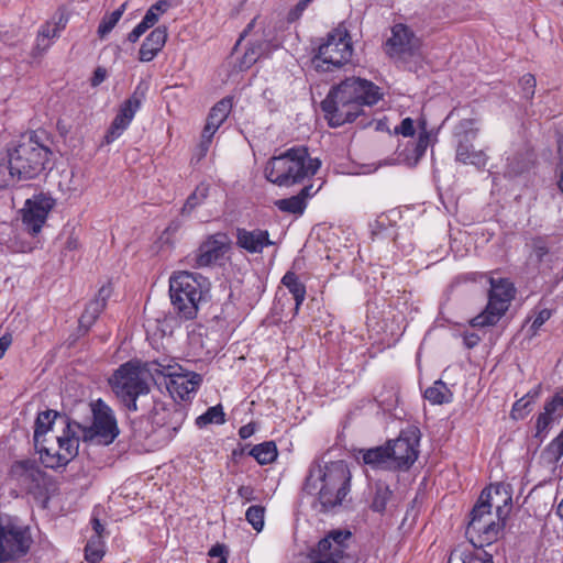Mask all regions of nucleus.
<instances>
[{
	"mask_svg": "<svg viewBox=\"0 0 563 563\" xmlns=\"http://www.w3.org/2000/svg\"><path fill=\"white\" fill-rule=\"evenodd\" d=\"M383 97L380 88L360 77H350L333 87L321 102V109L331 126L354 121L364 106H373Z\"/></svg>",
	"mask_w": 563,
	"mask_h": 563,
	"instance_id": "f257e3e1",
	"label": "nucleus"
},
{
	"mask_svg": "<svg viewBox=\"0 0 563 563\" xmlns=\"http://www.w3.org/2000/svg\"><path fill=\"white\" fill-rule=\"evenodd\" d=\"M511 496L499 488L484 489L477 504L471 511L466 527V537L476 548H483L497 541L505 527L510 510Z\"/></svg>",
	"mask_w": 563,
	"mask_h": 563,
	"instance_id": "f03ea898",
	"label": "nucleus"
},
{
	"mask_svg": "<svg viewBox=\"0 0 563 563\" xmlns=\"http://www.w3.org/2000/svg\"><path fill=\"white\" fill-rule=\"evenodd\" d=\"M351 472L344 461L311 466L305 483V490L318 497L325 510L343 503L350 493Z\"/></svg>",
	"mask_w": 563,
	"mask_h": 563,
	"instance_id": "7ed1b4c3",
	"label": "nucleus"
},
{
	"mask_svg": "<svg viewBox=\"0 0 563 563\" xmlns=\"http://www.w3.org/2000/svg\"><path fill=\"white\" fill-rule=\"evenodd\" d=\"M321 166L318 158H311L303 146L287 150L272 157L265 166V177L278 186H290L306 177L313 176Z\"/></svg>",
	"mask_w": 563,
	"mask_h": 563,
	"instance_id": "20e7f679",
	"label": "nucleus"
},
{
	"mask_svg": "<svg viewBox=\"0 0 563 563\" xmlns=\"http://www.w3.org/2000/svg\"><path fill=\"white\" fill-rule=\"evenodd\" d=\"M209 290L208 279L198 273L178 271L169 277L172 303L185 320L197 317L199 306Z\"/></svg>",
	"mask_w": 563,
	"mask_h": 563,
	"instance_id": "39448f33",
	"label": "nucleus"
},
{
	"mask_svg": "<svg viewBox=\"0 0 563 563\" xmlns=\"http://www.w3.org/2000/svg\"><path fill=\"white\" fill-rule=\"evenodd\" d=\"M150 363L126 362L109 379L113 393L129 411H136L137 398L150 393V386L144 376L146 372L150 373L147 369Z\"/></svg>",
	"mask_w": 563,
	"mask_h": 563,
	"instance_id": "423d86ee",
	"label": "nucleus"
},
{
	"mask_svg": "<svg viewBox=\"0 0 563 563\" xmlns=\"http://www.w3.org/2000/svg\"><path fill=\"white\" fill-rule=\"evenodd\" d=\"M51 151L33 136L23 137L9 152L10 175L19 183L37 177L45 168Z\"/></svg>",
	"mask_w": 563,
	"mask_h": 563,
	"instance_id": "0eeeda50",
	"label": "nucleus"
},
{
	"mask_svg": "<svg viewBox=\"0 0 563 563\" xmlns=\"http://www.w3.org/2000/svg\"><path fill=\"white\" fill-rule=\"evenodd\" d=\"M353 54V45L347 30L340 25L330 31L318 46L312 63L316 69L331 71L347 64Z\"/></svg>",
	"mask_w": 563,
	"mask_h": 563,
	"instance_id": "6e6552de",
	"label": "nucleus"
},
{
	"mask_svg": "<svg viewBox=\"0 0 563 563\" xmlns=\"http://www.w3.org/2000/svg\"><path fill=\"white\" fill-rule=\"evenodd\" d=\"M151 375L165 377V385L170 396L176 400H186L196 393L202 378L199 374L185 371L173 360L162 358L152 361L147 365Z\"/></svg>",
	"mask_w": 563,
	"mask_h": 563,
	"instance_id": "1a4fd4ad",
	"label": "nucleus"
},
{
	"mask_svg": "<svg viewBox=\"0 0 563 563\" xmlns=\"http://www.w3.org/2000/svg\"><path fill=\"white\" fill-rule=\"evenodd\" d=\"M30 530L16 517L0 515V563L24 556L31 547Z\"/></svg>",
	"mask_w": 563,
	"mask_h": 563,
	"instance_id": "9d476101",
	"label": "nucleus"
},
{
	"mask_svg": "<svg viewBox=\"0 0 563 563\" xmlns=\"http://www.w3.org/2000/svg\"><path fill=\"white\" fill-rule=\"evenodd\" d=\"M488 303L485 310L474 317L470 323L472 327L484 328L496 324L508 310L510 301L515 297L514 284L507 278H490Z\"/></svg>",
	"mask_w": 563,
	"mask_h": 563,
	"instance_id": "9b49d317",
	"label": "nucleus"
},
{
	"mask_svg": "<svg viewBox=\"0 0 563 563\" xmlns=\"http://www.w3.org/2000/svg\"><path fill=\"white\" fill-rule=\"evenodd\" d=\"M90 408L92 423L82 428L84 440L103 445L111 444L120 432L113 410L102 399L92 401Z\"/></svg>",
	"mask_w": 563,
	"mask_h": 563,
	"instance_id": "f8f14e48",
	"label": "nucleus"
},
{
	"mask_svg": "<svg viewBox=\"0 0 563 563\" xmlns=\"http://www.w3.org/2000/svg\"><path fill=\"white\" fill-rule=\"evenodd\" d=\"M419 431L409 428L386 444L389 470H408L418 459Z\"/></svg>",
	"mask_w": 563,
	"mask_h": 563,
	"instance_id": "ddd939ff",
	"label": "nucleus"
},
{
	"mask_svg": "<svg viewBox=\"0 0 563 563\" xmlns=\"http://www.w3.org/2000/svg\"><path fill=\"white\" fill-rule=\"evenodd\" d=\"M351 538L347 530L331 531L318 543L319 559L314 563H355L354 558L345 552V542Z\"/></svg>",
	"mask_w": 563,
	"mask_h": 563,
	"instance_id": "4468645a",
	"label": "nucleus"
},
{
	"mask_svg": "<svg viewBox=\"0 0 563 563\" xmlns=\"http://www.w3.org/2000/svg\"><path fill=\"white\" fill-rule=\"evenodd\" d=\"M54 205L55 200L44 194L26 200L22 209V222L31 234L35 235L41 231Z\"/></svg>",
	"mask_w": 563,
	"mask_h": 563,
	"instance_id": "2eb2a0df",
	"label": "nucleus"
},
{
	"mask_svg": "<svg viewBox=\"0 0 563 563\" xmlns=\"http://www.w3.org/2000/svg\"><path fill=\"white\" fill-rule=\"evenodd\" d=\"M11 478L30 494H35L46 485V473L34 461H19L11 466Z\"/></svg>",
	"mask_w": 563,
	"mask_h": 563,
	"instance_id": "dca6fc26",
	"label": "nucleus"
},
{
	"mask_svg": "<svg viewBox=\"0 0 563 563\" xmlns=\"http://www.w3.org/2000/svg\"><path fill=\"white\" fill-rule=\"evenodd\" d=\"M420 48V40L405 24H396L391 29V36L386 42V53L390 57L405 58L415 55Z\"/></svg>",
	"mask_w": 563,
	"mask_h": 563,
	"instance_id": "f3484780",
	"label": "nucleus"
},
{
	"mask_svg": "<svg viewBox=\"0 0 563 563\" xmlns=\"http://www.w3.org/2000/svg\"><path fill=\"white\" fill-rule=\"evenodd\" d=\"M229 247L225 233H216L208 236L198 247L192 257V266L202 268L213 265L224 256Z\"/></svg>",
	"mask_w": 563,
	"mask_h": 563,
	"instance_id": "a211bd4d",
	"label": "nucleus"
},
{
	"mask_svg": "<svg viewBox=\"0 0 563 563\" xmlns=\"http://www.w3.org/2000/svg\"><path fill=\"white\" fill-rule=\"evenodd\" d=\"M231 109L232 101L229 98L220 100L211 108L201 135L200 148L203 154L208 151L214 133L229 117Z\"/></svg>",
	"mask_w": 563,
	"mask_h": 563,
	"instance_id": "6ab92c4d",
	"label": "nucleus"
},
{
	"mask_svg": "<svg viewBox=\"0 0 563 563\" xmlns=\"http://www.w3.org/2000/svg\"><path fill=\"white\" fill-rule=\"evenodd\" d=\"M58 446L56 457L46 455V467L56 468L68 464L78 453L79 441L74 434H70V424L66 423V429L62 435L55 438Z\"/></svg>",
	"mask_w": 563,
	"mask_h": 563,
	"instance_id": "aec40b11",
	"label": "nucleus"
},
{
	"mask_svg": "<svg viewBox=\"0 0 563 563\" xmlns=\"http://www.w3.org/2000/svg\"><path fill=\"white\" fill-rule=\"evenodd\" d=\"M235 235L236 245L252 254L262 253L265 247L274 244L267 230L238 228Z\"/></svg>",
	"mask_w": 563,
	"mask_h": 563,
	"instance_id": "412c9836",
	"label": "nucleus"
},
{
	"mask_svg": "<svg viewBox=\"0 0 563 563\" xmlns=\"http://www.w3.org/2000/svg\"><path fill=\"white\" fill-rule=\"evenodd\" d=\"M168 37L167 27L164 25L154 29L142 43L139 51L141 62H151L163 49Z\"/></svg>",
	"mask_w": 563,
	"mask_h": 563,
	"instance_id": "4be33fe9",
	"label": "nucleus"
},
{
	"mask_svg": "<svg viewBox=\"0 0 563 563\" xmlns=\"http://www.w3.org/2000/svg\"><path fill=\"white\" fill-rule=\"evenodd\" d=\"M150 88V84L146 80H141L133 93L128 98L121 106L118 112L121 113L122 117H125L131 122L135 115V113L140 110L143 101L146 98L147 91Z\"/></svg>",
	"mask_w": 563,
	"mask_h": 563,
	"instance_id": "5701e85b",
	"label": "nucleus"
},
{
	"mask_svg": "<svg viewBox=\"0 0 563 563\" xmlns=\"http://www.w3.org/2000/svg\"><path fill=\"white\" fill-rule=\"evenodd\" d=\"M456 161L471 164L478 168L485 167L488 161L484 151H475L472 142H459L456 146Z\"/></svg>",
	"mask_w": 563,
	"mask_h": 563,
	"instance_id": "b1692460",
	"label": "nucleus"
},
{
	"mask_svg": "<svg viewBox=\"0 0 563 563\" xmlns=\"http://www.w3.org/2000/svg\"><path fill=\"white\" fill-rule=\"evenodd\" d=\"M448 563H493V558L483 550L459 547L451 552Z\"/></svg>",
	"mask_w": 563,
	"mask_h": 563,
	"instance_id": "393cba45",
	"label": "nucleus"
},
{
	"mask_svg": "<svg viewBox=\"0 0 563 563\" xmlns=\"http://www.w3.org/2000/svg\"><path fill=\"white\" fill-rule=\"evenodd\" d=\"M282 284L288 289L295 299V313H298L300 306L306 299V286L299 279L298 275L294 272H287L283 278Z\"/></svg>",
	"mask_w": 563,
	"mask_h": 563,
	"instance_id": "a878e982",
	"label": "nucleus"
},
{
	"mask_svg": "<svg viewBox=\"0 0 563 563\" xmlns=\"http://www.w3.org/2000/svg\"><path fill=\"white\" fill-rule=\"evenodd\" d=\"M59 415L54 410L42 411L37 415L34 429V443L46 439V433L52 429L55 418Z\"/></svg>",
	"mask_w": 563,
	"mask_h": 563,
	"instance_id": "bb28decb",
	"label": "nucleus"
},
{
	"mask_svg": "<svg viewBox=\"0 0 563 563\" xmlns=\"http://www.w3.org/2000/svg\"><path fill=\"white\" fill-rule=\"evenodd\" d=\"M128 8V2L122 3L117 10L102 16L97 34L100 38H104L118 24Z\"/></svg>",
	"mask_w": 563,
	"mask_h": 563,
	"instance_id": "cd10ccee",
	"label": "nucleus"
},
{
	"mask_svg": "<svg viewBox=\"0 0 563 563\" xmlns=\"http://www.w3.org/2000/svg\"><path fill=\"white\" fill-rule=\"evenodd\" d=\"M268 53L269 44L266 41L252 42L242 57L241 65L249 68Z\"/></svg>",
	"mask_w": 563,
	"mask_h": 563,
	"instance_id": "c85d7f7f",
	"label": "nucleus"
},
{
	"mask_svg": "<svg viewBox=\"0 0 563 563\" xmlns=\"http://www.w3.org/2000/svg\"><path fill=\"white\" fill-rule=\"evenodd\" d=\"M452 394L448 386L437 380L432 386L428 387L424 391V398L433 405H442L451 401Z\"/></svg>",
	"mask_w": 563,
	"mask_h": 563,
	"instance_id": "c756f323",
	"label": "nucleus"
},
{
	"mask_svg": "<svg viewBox=\"0 0 563 563\" xmlns=\"http://www.w3.org/2000/svg\"><path fill=\"white\" fill-rule=\"evenodd\" d=\"M478 134L477 121L475 119H462L455 126L454 135L459 142H473Z\"/></svg>",
	"mask_w": 563,
	"mask_h": 563,
	"instance_id": "7c9ffc66",
	"label": "nucleus"
},
{
	"mask_svg": "<svg viewBox=\"0 0 563 563\" xmlns=\"http://www.w3.org/2000/svg\"><path fill=\"white\" fill-rule=\"evenodd\" d=\"M250 454L262 465L272 463L277 457V448L274 442H263L255 445Z\"/></svg>",
	"mask_w": 563,
	"mask_h": 563,
	"instance_id": "2f4dec72",
	"label": "nucleus"
},
{
	"mask_svg": "<svg viewBox=\"0 0 563 563\" xmlns=\"http://www.w3.org/2000/svg\"><path fill=\"white\" fill-rule=\"evenodd\" d=\"M363 461L365 464L389 470V460L386 445L365 451L363 454Z\"/></svg>",
	"mask_w": 563,
	"mask_h": 563,
	"instance_id": "473e14b6",
	"label": "nucleus"
},
{
	"mask_svg": "<svg viewBox=\"0 0 563 563\" xmlns=\"http://www.w3.org/2000/svg\"><path fill=\"white\" fill-rule=\"evenodd\" d=\"M275 206L283 212L301 216L307 207V202L302 201V198L298 195H295L277 200Z\"/></svg>",
	"mask_w": 563,
	"mask_h": 563,
	"instance_id": "72a5a7b5",
	"label": "nucleus"
},
{
	"mask_svg": "<svg viewBox=\"0 0 563 563\" xmlns=\"http://www.w3.org/2000/svg\"><path fill=\"white\" fill-rule=\"evenodd\" d=\"M225 421L224 412L221 405L208 408V410L196 419V424L199 428L206 427L210 423L222 424Z\"/></svg>",
	"mask_w": 563,
	"mask_h": 563,
	"instance_id": "f704fd0d",
	"label": "nucleus"
},
{
	"mask_svg": "<svg viewBox=\"0 0 563 563\" xmlns=\"http://www.w3.org/2000/svg\"><path fill=\"white\" fill-rule=\"evenodd\" d=\"M169 8H170L169 1L159 0L150 7V9L146 11L144 18L142 19V21L144 22V24H146L151 29L159 21V18L165 12H167Z\"/></svg>",
	"mask_w": 563,
	"mask_h": 563,
	"instance_id": "c9c22d12",
	"label": "nucleus"
},
{
	"mask_svg": "<svg viewBox=\"0 0 563 563\" xmlns=\"http://www.w3.org/2000/svg\"><path fill=\"white\" fill-rule=\"evenodd\" d=\"M130 124L131 121L118 112L104 136V142L107 144L114 142L129 128Z\"/></svg>",
	"mask_w": 563,
	"mask_h": 563,
	"instance_id": "e433bc0d",
	"label": "nucleus"
},
{
	"mask_svg": "<svg viewBox=\"0 0 563 563\" xmlns=\"http://www.w3.org/2000/svg\"><path fill=\"white\" fill-rule=\"evenodd\" d=\"M209 187L206 184L197 186L195 191L187 198L181 212L184 214L190 213L197 206L201 205L208 197Z\"/></svg>",
	"mask_w": 563,
	"mask_h": 563,
	"instance_id": "4c0bfd02",
	"label": "nucleus"
},
{
	"mask_svg": "<svg viewBox=\"0 0 563 563\" xmlns=\"http://www.w3.org/2000/svg\"><path fill=\"white\" fill-rule=\"evenodd\" d=\"M104 309L101 300H91L79 319L82 327L89 328Z\"/></svg>",
	"mask_w": 563,
	"mask_h": 563,
	"instance_id": "58836bf2",
	"label": "nucleus"
},
{
	"mask_svg": "<svg viewBox=\"0 0 563 563\" xmlns=\"http://www.w3.org/2000/svg\"><path fill=\"white\" fill-rule=\"evenodd\" d=\"M104 555L103 543L99 538H91L85 547V559L89 563H99Z\"/></svg>",
	"mask_w": 563,
	"mask_h": 563,
	"instance_id": "ea45409f",
	"label": "nucleus"
},
{
	"mask_svg": "<svg viewBox=\"0 0 563 563\" xmlns=\"http://www.w3.org/2000/svg\"><path fill=\"white\" fill-rule=\"evenodd\" d=\"M245 518L254 530L261 532L264 528L265 508L260 505L251 506L245 512Z\"/></svg>",
	"mask_w": 563,
	"mask_h": 563,
	"instance_id": "a19ab883",
	"label": "nucleus"
},
{
	"mask_svg": "<svg viewBox=\"0 0 563 563\" xmlns=\"http://www.w3.org/2000/svg\"><path fill=\"white\" fill-rule=\"evenodd\" d=\"M393 492L388 486L379 485L376 488L375 496L372 503V509L377 512H383L386 509L387 503L391 498Z\"/></svg>",
	"mask_w": 563,
	"mask_h": 563,
	"instance_id": "79ce46f5",
	"label": "nucleus"
},
{
	"mask_svg": "<svg viewBox=\"0 0 563 563\" xmlns=\"http://www.w3.org/2000/svg\"><path fill=\"white\" fill-rule=\"evenodd\" d=\"M59 37L57 31L54 30L53 24L47 21L43 24L37 34V46L43 47L44 49L51 46V41Z\"/></svg>",
	"mask_w": 563,
	"mask_h": 563,
	"instance_id": "37998d69",
	"label": "nucleus"
},
{
	"mask_svg": "<svg viewBox=\"0 0 563 563\" xmlns=\"http://www.w3.org/2000/svg\"><path fill=\"white\" fill-rule=\"evenodd\" d=\"M47 440L43 439L42 441L35 442V449L37 453L40 454L41 462L46 466V455H52V457H56V453L58 452L57 444L46 445Z\"/></svg>",
	"mask_w": 563,
	"mask_h": 563,
	"instance_id": "c03bdc74",
	"label": "nucleus"
},
{
	"mask_svg": "<svg viewBox=\"0 0 563 563\" xmlns=\"http://www.w3.org/2000/svg\"><path fill=\"white\" fill-rule=\"evenodd\" d=\"M563 409V389L561 391L555 393L550 401H547L544 405V411L549 412L552 416L560 417L561 410Z\"/></svg>",
	"mask_w": 563,
	"mask_h": 563,
	"instance_id": "a18cd8bd",
	"label": "nucleus"
},
{
	"mask_svg": "<svg viewBox=\"0 0 563 563\" xmlns=\"http://www.w3.org/2000/svg\"><path fill=\"white\" fill-rule=\"evenodd\" d=\"M522 95L526 99H531L534 95L536 78L531 74H525L519 81Z\"/></svg>",
	"mask_w": 563,
	"mask_h": 563,
	"instance_id": "49530a36",
	"label": "nucleus"
},
{
	"mask_svg": "<svg viewBox=\"0 0 563 563\" xmlns=\"http://www.w3.org/2000/svg\"><path fill=\"white\" fill-rule=\"evenodd\" d=\"M547 452L554 461L560 460L563 455V433L553 439L547 448Z\"/></svg>",
	"mask_w": 563,
	"mask_h": 563,
	"instance_id": "de8ad7c7",
	"label": "nucleus"
},
{
	"mask_svg": "<svg viewBox=\"0 0 563 563\" xmlns=\"http://www.w3.org/2000/svg\"><path fill=\"white\" fill-rule=\"evenodd\" d=\"M68 21H69L68 14L64 10L59 9L52 16V19L49 20V23L53 24L54 30L57 31L58 34L60 35L62 31L66 27Z\"/></svg>",
	"mask_w": 563,
	"mask_h": 563,
	"instance_id": "09e8293b",
	"label": "nucleus"
},
{
	"mask_svg": "<svg viewBox=\"0 0 563 563\" xmlns=\"http://www.w3.org/2000/svg\"><path fill=\"white\" fill-rule=\"evenodd\" d=\"M532 255L536 256L538 262H541L542 258L548 254L549 249L547 246L545 241L542 238H534L531 241Z\"/></svg>",
	"mask_w": 563,
	"mask_h": 563,
	"instance_id": "8fccbe9b",
	"label": "nucleus"
},
{
	"mask_svg": "<svg viewBox=\"0 0 563 563\" xmlns=\"http://www.w3.org/2000/svg\"><path fill=\"white\" fill-rule=\"evenodd\" d=\"M531 405L527 397H522L514 404L511 415L516 419H521L527 415V409Z\"/></svg>",
	"mask_w": 563,
	"mask_h": 563,
	"instance_id": "3c124183",
	"label": "nucleus"
},
{
	"mask_svg": "<svg viewBox=\"0 0 563 563\" xmlns=\"http://www.w3.org/2000/svg\"><path fill=\"white\" fill-rule=\"evenodd\" d=\"M19 184L18 179L10 175V164H0V188Z\"/></svg>",
	"mask_w": 563,
	"mask_h": 563,
	"instance_id": "603ef678",
	"label": "nucleus"
},
{
	"mask_svg": "<svg viewBox=\"0 0 563 563\" xmlns=\"http://www.w3.org/2000/svg\"><path fill=\"white\" fill-rule=\"evenodd\" d=\"M397 134H401L405 137H411L415 135V126L411 118H405L401 123L395 128Z\"/></svg>",
	"mask_w": 563,
	"mask_h": 563,
	"instance_id": "864d4df0",
	"label": "nucleus"
},
{
	"mask_svg": "<svg viewBox=\"0 0 563 563\" xmlns=\"http://www.w3.org/2000/svg\"><path fill=\"white\" fill-rule=\"evenodd\" d=\"M555 419L556 416H552L547 411L541 412L537 420V434H541L547 431Z\"/></svg>",
	"mask_w": 563,
	"mask_h": 563,
	"instance_id": "5fc2aeb1",
	"label": "nucleus"
},
{
	"mask_svg": "<svg viewBox=\"0 0 563 563\" xmlns=\"http://www.w3.org/2000/svg\"><path fill=\"white\" fill-rule=\"evenodd\" d=\"M551 317V311L548 309H542L539 311L534 320L532 321L531 329L537 332L545 321H548Z\"/></svg>",
	"mask_w": 563,
	"mask_h": 563,
	"instance_id": "6e6d98bb",
	"label": "nucleus"
},
{
	"mask_svg": "<svg viewBox=\"0 0 563 563\" xmlns=\"http://www.w3.org/2000/svg\"><path fill=\"white\" fill-rule=\"evenodd\" d=\"M150 27L141 21L129 34L128 41L135 43Z\"/></svg>",
	"mask_w": 563,
	"mask_h": 563,
	"instance_id": "4d7b16f0",
	"label": "nucleus"
},
{
	"mask_svg": "<svg viewBox=\"0 0 563 563\" xmlns=\"http://www.w3.org/2000/svg\"><path fill=\"white\" fill-rule=\"evenodd\" d=\"M150 27L141 21L129 34L128 41L135 43Z\"/></svg>",
	"mask_w": 563,
	"mask_h": 563,
	"instance_id": "13d9d810",
	"label": "nucleus"
},
{
	"mask_svg": "<svg viewBox=\"0 0 563 563\" xmlns=\"http://www.w3.org/2000/svg\"><path fill=\"white\" fill-rule=\"evenodd\" d=\"M428 142H429L428 135L426 133L420 134L419 140L415 144V148H413L417 159L424 154L427 146H428Z\"/></svg>",
	"mask_w": 563,
	"mask_h": 563,
	"instance_id": "bf43d9fd",
	"label": "nucleus"
},
{
	"mask_svg": "<svg viewBox=\"0 0 563 563\" xmlns=\"http://www.w3.org/2000/svg\"><path fill=\"white\" fill-rule=\"evenodd\" d=\"M238 495L245 501H252L255 499L254 489L251 486L239 487Z\"/></svg>",
	"mask_w": 563,
	"mask_h": 563,
	"instance_id": "052dcab7",
	"label": "nucleus"
},
{
	"mask_svg": "<svg viewBox=\"0 0 563 563\" xmlns=\"http://www.w3.org/2000/svg\"><path fill=\"white\" fill-rule=\"evenodd\" d=\"M481 341V338L478 334L476 333H466L464 336H463V342H464V345L467 347V349H472L474 346H476Z\"/></svg>",
	"mask_w": 563,
	"mask_h": 563,
	"instance_id": "680f3d73",
	"label": "nucleus"
},
{
	"mask_svg": "<svg viewBox=\"0 0 563 563\" xmlns=\"http://www.w3.org/2000/svg\"><path fill=\"white\" fill-rule=\"evenodd\" d=\"M112 289L109 285L102 286L97 297L93 300H101L102 305L106 307L108 298L111 296Z\"/></svg>",
	"mask_w": 563,
	"mask_h": 563,
	"instance_id": "e2e57ef3",
	"label": "nucleus"
},
{
	"mask_svg": "<svg viewBox=\"0 0 563 563\" xmlns=\"http://www.w3.org/2000/svg\"><path fill=\"white\" fill-rule=\"evenodd\" d=\"M107 77V70L102 67H98L95 73H93V77L91 79V85L92 86H98L100 85Z\"/></svg>",
	"mask_w": 563,
	"mask_h": 563,
	"instance_id": "0e129e2a",
	"label": "nucleus"
},
{
	"mask_svg": "<svg viewBox=\"0 0 563 563\" xmlns=\"http://www.w3.org/2000/svg\"><path fill=\"white\" fill-rule=\"evenodd\" d=\"M208 554L211 558H217V556L221 558L222 555H227L228 554L227 547L224 544L218 543L209 550Z\"/></svg>",
	"mask_w": 563,
	"mask_h": 563,
	"instance_id": "69168bd1",
	"label": "nucleus"
},
{
	"mask_svg": "<svg viewBox=\"0 0 563 563\" xmlns=\"http://www.w3.org/2000/svg\"><path fill=\"white\" fill-rule=\"evenodd\" d=\"M255 432V427L253 423H247L240 428L239 435L241 439H247L252 437Z\"/></svg>",
	"mask_w": 563,
	"mask_h": 563,
	"instance_id": "338daca9",
	"label": "nucleus"
},
{
	"mask_svg": "<svg viewBox=\"0 0 563 563\" xmlns=\"http://www.w3.org/2000/svg\"><path fill=\"white\" fill-rule=\"evenodd\" d=\"M321 186H319L314 191H312V185L305 186L300 192L298 194L299 197L302 198V201L307 202V199L314 196L319 190Z\"/></svg>",
	"mask_w": 563,
	"mask_h": 563,
	"instance_id": "774afa93",
	"label": "nucleus"
}]
</instances>
